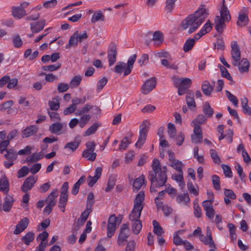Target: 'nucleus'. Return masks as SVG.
Here are the masks:
<instances>
[{
	"instance_id": "f257e3e1",
	"label": "nucleus",
	"mask_w": 251,
	"mask_h": 251,
	"mask_svg": "<svg viewBox=\"0 0 251 251\" xmlns=\"http://www.w3.org/2000/svg\"><path fill=\"white\" fill-rule=\"evenodd\" d=\"M208 14V11L205 6L201 5L194 13L189 15L182 21L180 27L183 30L189 28L188 33L191 34L197 30L203 23Z\"/></svg>"
},
{
	"instance_id": "f03ea898",
	"label": "nucleus",
	"mask_w": 251,
	"mask_h": 251,
	"mask_svg": "<svg viewBox=\"0 0 251 251\" xmlns=\"http://www.w3.org/2000/svg\"><path fill=\"white\" fill-rule=\"evenodd\" d=\"M152 170L149 172V179L152 185L160 187L164 186L167 180V167H161L159 160L154 159L151 165Z\"/></svg>"
},
{
	"instance_id": "7ed1b4c3",
	"label": "nucleus",
	"mask_w": 251,
	"mask_h": 251,
	"mask_svg": "<svg viewBox=\"0 0 251 251\" xmlns=\"http://www.w3.org/2000/svg\"><path fill=\"white\" fill-rule=\"evenodd\" d=\"M145 199V193L140 191L136 196L134 201V207L129 215V219L131 221H139L141 211L143 208V201Z\"/></svg>"
},
{
	"instance_id": "20e7f679",
	"label": "nucleus",
	"mask_w": 251,
	"mask_h": 251,
	"mask_svg": "<svg viewBox=\"0 0 251 251\" xmlns=\"http://www.w3.org/2000/svg\"><path fill=\"white\" fill-rule=\"evenodd\" d=\"M220 16L215 17L214 23L215 29L219 33H222L225 28V23L231 20V16L227 6L221 7L220 9Z\"/></svg>"
},
{
	"instance_id": "39448f33",
	"label": "nucleus",
	"mask_w": 251,
	"mask_h": 251,
	"mask_svg": "<svg viewBox=\"0 0 251 251\" xmlns=\"http://www.w3.org/2000/svg\"><path fill=\"white\" fill-rule=\"evenodd\" d=\"M136 57V54L132 55L129 58L127 63L121 61L118 62L114 68V72L117 74L124 73V76L129 75L133 69Z\"/></svg>"
},
{
	"instance_id": "423d86ee",
	"label": "nucleus",
	"mask_w": 251,
	"mask_h": 251,
	"mask_svg": "<svg viewBox=\"0 0 251 251\" xmlns=\"http://www.w3.org/2000/svg\"><path fill=\"white\" fill-rule=\"evenodd\" d=\"M174 86L178 88V94L183 95L186 92V90L190 87L192 81L189 78H181L176 76L172 77Z\"/></svg>"
},
{
	"instance_id": "0eeeda50",
	"label": "nucleus",
	"mask_w": 251,
	"mask_h": 251,
	"mask_svg": "<svg viewBox=\"0 0 251 251\" xmlns=\"http://www.w3.org/2000/svg\"><path fill=\"white\" fill-rule=\"evenodd\" d=\"M150 123L147 120L144 121L140 126L139 136L135 144L136 148H140L145 143L149 131Z\"/></svg>"
},
{
	"instance_id": "6e6552de",
	"label": "nucleus",
	"mask_w": 251,
	"mask_h": 251,
	"mask_svg": "<svg viewBox=\"0 0 251 251\" xmlns=\"http://www.w3.org/2000/svg\"><path fill=\"white\" fill-rule=\"evenodd\" d=\"M231 48L232 64L234 66H236L237 65V62L241 59V52L238 43L235 41L231 42Z\"/></svg>"
},
{
	"instance_id": "1a4fd4ad",
	"label": "nucleus",
	"mask_w": 251,
	"mask_h": 251,
	"mask_svg": "<svg viewBox=\"0 0 251 251\" xmlns=\"http://www.w3.org/2000/svg\"><path fill=\"white\" fill-rule=\"evenodd\" d=\"M117 217L114 214L111 215L108 221L107 227V235L108 238H111L115 233L116 229Z\"/></svg>"
},
{
	"instance_id": "9d476101",
	"label": "nucleus",
	"mask_w": 251,
	"mask_h": 251,
	"mask_svg": "<svg viewBox=\"0 0 251 251\" xmlns=\"http://www.w3.org/2000/svg\"><path fill=\"white\" fill-rule=\"evenodd\" d=\"M156 86V81L154 78H151L147 80L141 87V92L144 95L150 93Z\"/></svg>"
},
{
	"instance_id": "9b49d317",
	"label": "nucleus",
	"mask_w": 251,
	"mask_h": 251,
	"mask_svg": "<svg viewBox=\"0 0 251 251\" xmlns=\"http://www.w3.org/2000/svg\"><path fill=\"white\" fill-rule=\"evenodd\" d=\"M37 180V178L35 176H29L25 180L21 186L22 191L25 193L30 190L33 187Z\"/></svg>"
},
{
	"instance_id": "f8f14e48",
	"label": "nucleus",
	"mask_w": 251,
	"mask_h": 251,
	"mask_svg": "<svg viewBox=\"0 0 251 251\" xmlns=\"http://www.w3.org/2000/svg\"><path fill=\"white\" fill-rule=\"evenodd\" d=\"M117 51L116 45L112 44L110 45V49L108 51L107 58L109 66H112L116 62V56Z\"/></svg>"
},
{
	"instance_id": "ddd939ff",
	"label": "nucleus",
	"mask_w": 251,
	"mask_h": 251,
	"mask_svg": "<svg viewBox=\"0 0 251 251\" xmlns=\"http://www.w3.org/2000/svg\"><path fill=\"white\" fill-rule=\"evenodd\" d=\"M248 8L246 7H243L239 12L237 22L238 25L242 26L247 25L248 23Z\"/></svg>"
},
{
	"instance_id": "4468645a",
	"label": "nucleus",
	"mask_w": 251,
	"mask_h": 251,
	"mask_svg": "<svg viewBox=\"0 0 251 251\" xmlns=\"http://www.w3.org/2000/svg\"><path fill=\"white\" fill-rule=\"evenodd\" d=\"M38 130V128L36 126H27L22 131V137L23 138H27L36 134Z\"/></svg>"
},
{
	"instance_id": "2eb2a0df",
	"label": "nucleus",
	"mask_w": 251,
	"mask_h": 251,
	"mask_svg": "<svg viewBox=\"0 0 251 251\" xmlns=\"http://www.w3.org/2000/svg\"><path fill=\"white\" fill-rule=\"evenodd\" d=\"M29 220L27 218L22 219L16 226V229L14 231V234H19L24 231L28 226Z\"/></svg>"
},
{
	"instance_id": "dca6fc26",
	"label": "nucleus",
	"mask_w": 251,
	"mask_h": 251,
	"mask_svg": "<svg viewBox=\"0 0 251 251\" xmlns=\"http://www.w3.org/2000/svg\"><path fill=\"white\" fill-rule=\"evenodd\" d=\"M46 21L41 20L36 23L30 24V29L33 33H38L42 30L45 25Z\"/></svg>"
},
{
	"instance_id": "f3484780",
	"label": "nucleus",
	"mask_w": 251,
	"mask_h": 251,
	"mask_svg": "<svg viewBox=\"0 0 251 251\" xmlns=\"http://www.w3.org/2000/svg\"><path fill=\"white\" fill-rule=\"evenodd\" d=\"M212 29L211 24L209 21H208L203 26L202 28L194 36L196 40H199L201 37L205 35L206 33L210 32Z\"/></svg>"
},
{
	"instance_id": "a211bd4d",
	"label": "nucleus",
	"mask_w": 251,
	"mask_h": 251,
	"mask_svg": "<svg viewBox=\"0 0 251 251\" xmlns=\"http://www.w3.org/2000/svg\"><path fill=\"white\" fill-rule=\"evenodd\" d=\"M241 73L249 71L250 64L246 58H243L237 62V66Z\"/></svg>"
},
{
	"instance_id": "6ab92c4d",
	"label": "nucleus",
	"mask_w": 251,
	"mask_h": 251,
	"mask_svg": "<svg viewBox=\"0 0 251 251\" xmlns=\"http://www.w3.org/2000/svg\"><path fill=\"white\" fill-rule=\"evenodd\" d=\"M14 199L10 195H7L4 199L2 209L5 212H9L13 205Z\"/></svg>"
},
{
	"instance_id": "aec40b11",
	"label": "nucleus",
	"mask_w": 251,
	"mask_h": 251,
	"mask_svg": "<svg viewBox=\"0 0 251 251\" xmlns=\"http://www.w3.org/2000/svg\"><path fill=\"white\" fill-rule=\"evenodd\" d=\"M194 93L192 91L187 92L186 96V101L188 108L193 109L196 107V104L194 98Z\"/></svg>"
},
{
	"instance_id": "412c9836",
	"label": "nucleus",
	"mask_w": 251,
	"mask_h": 251,
	"mask_svg": "<svg viewBox=\"0 0 251 251\" xmlns=\"http://www.w3.org/2000/svg\"><path fill=\"white\" fill-rule=\"evenodd\" d=\"M12 15L14 18L20 19L26 15L25 10L20 7H17L13 9Z\"/></svg>"
},
{
	"instance_id": "4be33fe9",
	"label": "nucleus",
	"mask_w": 251,
	"mask_h": 251,
	"mask_svg": "<svg viewBox=\"0 0 251 251\" xmlns=\"http://www.w3.org/2000/svg\"><path fill=\"white\" fill-rule=\"evenodd\" d=\"M63 127V124L56 122L50 125L49 130L51 133L59 134L58 132L62 129Z\"/></svg>"
},
{
	"instance_id": "5701e85b",
	"label": "nucleus",
	"mask_w": 251,
	"mask_h": 251,
	"mask_svg": "<svg viewBox=\"0 0 251 251\" xmlns=\"http://www.w3.org/2000/svg\"><path fill=\"white\" fill-rule=\"evenodd\" d=\"M201 89L203 94L206 96H209L213 91L214 87L208 81H204L202 83Z\"/></svg>"
},
{
	"instance_id": "b1692460",
	"label": "nucleus",
	"mask_w": 251,
	"mask_h": 251,
	"mask_svg": "<svg viewBox=\"0 0 251 251\" xmlns=\"http://www.w3.org/2000/svg\"><path fill=\"white\" fill-rule=\"evenodd\" d=\"M9 190V182L5 177L0 179V191H2L7 194Z\"/></svg>"
},
{
	"instance_id": "393cba45",
	"label": "nucleus",
	"mask_w": 251,
	"mask_h": 251,
	"mask_svg": "<svg viewBox=\"0 0 251 251\" xmlns=\"http://www.w3.org/2000/svg\"><path fill=\"white\" fill-rule=\"evenodd\" d=\"M172 178L178 183L181 189L183 188L185 186V182L183 180L182 172H178L177 174L173 175Z\"/></svg>"
},
{
	"instance_id": "a878e982",
	"label": "nucleus",
	"mask_w": 251,
	"mask_h": 251,
	"mask_svg": "<svg viewBox=\"0 0 251 251\" xmlns=\"http://www.w3.org/2000/svg\"><path fill=\"white\" fill-rule=\"evenodd\" d=\"M163 37L162 33L160 31H156L153 35L152 40L155 42V46H158L159 43L163 41Z\"/></svg>"
},
{
	"instance_id": "bb28decb",
	"label": "nucleus",
	"mask_w": 251,
	"mask_h": 251,
	"mask_svg": "<svg viewBox=\"0 0 251 251\" xmlns=\"http://www.w3.org/2000/svg\"><path fill=\"white\" fill-rule=\"evenodd\" d=\"M202 112L207 117H211L214 114V110L208 102H205L202 107Z\"/></svg>"
},
{
	"instance_id": "cd10ccee",
	"label": "nucleus",
	"mask_w": 251,
	"mask_h": 251,
	"mask_svg": "<svg viewBox=\"0 0 251 251\" xmlns=\"http://www.w3.org/2000/svg\"><path fill=\"white\" fill-rule=\"evenodd\" d=\"M145 179V176L142 175L139 177L136 178L133 182V187L137 191L139 190L144 183Z\"/></svg>"
},
{
	"instance_id": "c85d7f7f",
	"label": "nucleus",
	"mask_w": 251,
	"mask_h": 251,
	"mask_svg": "<svg viewBox=\"0 0 251 251\" xmlns=\"http://www.w3.org/2000/svg\"><path fill=\"white\" fill-rule=\"evenodd\" d=\"M59 97L57 96L54 98L52 100L49 101V105L51 110L56 111L59 108Z\"/></svg>"
},
{
	"instance_id": "c756f323",
	"label": "nucleus",
	"mask_w": 251,
	"mask_h": 251,
	"mask_svg": "<svg viewBox=\"0 0 251 251\" xmlns=\"http://www.w3.org/2000/svg\"><path fill=\"white\" fill-rule=\"evenodd\" d=\"M176 201L179 203L186 205L190 201V198L188 194H181L176 197Z\"/></svg>"
},
{
	"instance_id": "7c9ffc66",
	"label": "nucleus",
	"mask_w": 251,
	"mask_h": 251,
	"mask_svg": "<svg viewBox=\"0 0 251 251\" xmlns=\"http://www.w3.org/2000/svg\"><path fill=\"white\" fill-rule=\"evenodd\" d=\"M104 21V16L102 14L101 11L99 10L97 12H95L91 18V22L92 23H95L98 21Z\"/></svg>"
},
{
	"instance_id": "2f4dec72",
	"label": "nucleus",
	"mask_w": 251,
	"mask_h": 251,
	"mask_svg": "<svg viewBox=\"0 0 251 251\" xmlns=\"http://www.w3.org/2000/svg\"><path fill=\"white\" fill-rule=\"evenodd\" d=\"M131 222L133 233L135 234H138L142 229V225L141 221L139 220Z\"/></svg>"
},
{
	"instance_id": "473e14b6",
	"label": "nucleus",
	"mask_w": 251,
	"mask_h": 251,
	"mask_svg": "<svg viewBox=\"0 0 251 251\" xmlns=\"http://www.w3.org/2000/svg\"><path fill=\"white\" fill-rule=\"evenodd\" d=\"M196 40L194 38H190L186 40L183 46V50L185 52H187L191 50L195 44Z\"/></svg>"
},
{
	"instance_id": "72a5a7b5",
	"label": "nucleus",
	"mask_w": 251,
	"mask_h": 251,
	"mask_svg": "<svg viewBox=\"0 0 251 251\" xmlns=\"http://www.w3.org/2000/svg\"><path fill=\"white\" fill-rule=\"evenodd\" d=\"M35 238L34 233L32 232H27L24 236L22 238V241L26 245H29L30 243L32 242Z\"/></svg>"
},
{
	"instance_id": "f704fd0d",
	"label": "nucleus",
	"mask_w": 251,
	"mask_h": 251,
	"mask_svg": "<svg viewBox=\"0 0 251 251\" xmlns=\"http://www.w3.org/2000/svg\"><path fill=\"white\" fill-rule=\"evenodd\" d=\"M80 143V141L76 140H75L73 142H69L65 145L64 149H69L72 152H74L78 148Z\"/></svg>"
},
{
	"instance_id": "c9c22d12",
	"label": "nucleus",
	"mask_w": 251,
	"mask_h": 251,
	"mask_svg": "<svg viewBox=\"0 0 251 251\" xmlns=\"http://www.w3.org/2000/svg\"><path fill=\"white\" fill-rule=\"evenodd\" d=\"M100 126V124L98 123H95L85 131L84 136H88L92 134H94Z\"/></svg>"
},
{
	"instance_id": "e433bc0d",
	"label": "nucleus",
	"mask_w": 251,
	"mask_h": 251,
	"mask_svg": "<svg viewBox=\"0 0 251 251\" xmlns=\"http://www.w3.org/2000/svg\"><path fill=\"white\" fill-rule=\"evenodd\" d=\"M81 80L82 77L80 75L75 76L70 82V87L72 88L77 87L80 84Z\"/></svg>"
},
{
	"instance_id": "4c0bfd02",
	"label": "nucleus",
	"mask_w": 251,
	"mask_h": 251,
	"mask_svg": "<svg viewBox=\"0 0 251 251\" xmlns=\"http://www.w3.org/2000/svg\"><path fill=\"white\" fill-rule=\"evenodd\" d=\"M76 34L75 35V33L70 37L69 43L68 45H66V49H69L71 47H76L77 45L78 42H79Z\"/></svg>"
},
{
	"instance_id": "58836bf2",
	"label": "nucleus",
	"mask_w": 251,
	"mask_h": 251,
	"mask_svg": "<svg viewBox=\"0 0 251 251\" xmlns=\"http://www.w3.org/2000/svg\"><path fill=\"white\" fill-rule=\"evenodd\" d=\"M43 154L40 152L38 153H33L30 157L27 159V161L30 162H37L43 157Z\"/></svg>"
},
{
	"instance_id": "ea45409f",
	"label": "nucleus",
	"mask_w": 251,
	"mask_h": 251,
	"mask_svg": "<svg viewBox=\"0 0 251 251\" xmlns=\"http://www.w3.org/2000/svg\"><path fill=\"white\" fill-rule=\"evenodd\" d=\"M61 67V64L57 63L55 64L44 66L42 67L45 71L53 72L57 70Z\"/></svg>"
},
{
	"instance_id": "a19ab883",
	"label": "nucleus",
	"mask_w": 251,
	"mask_h": 251,
	"mask_svg": "<svg viewBox=\"0 0 251 251\" xmlns=\"http://www.w3.org/2000/svg\"><path fill=\"white\" fill-rule=\"evenodd\" d=\"M116 177L114 176H110L109 177L108 181L107 183V186L105 188V191L108 192L110 191L114 185H115L116 182Z\"/></svg>"
},
{
	"instance_id": "79ce46f5",
	"label": "nucleus",
	"mask_w": 251,
	"mask_h": 251,
	"mask_svg": "<svg viewBox=\"0 0 251 251\" xmlns=\"http://www.w3.org/2000/svg\"><path fill=\"white\" fill-rule=\"evenodd\" d=\"M206 120V116L201 114H199L197 118L192 121V124H197L198 125H202L204 124Z\"/></svg>"
},
{
	"instance_id": "37998d69",
	"label": "nucleus",
	"mask_w": 251,
	"mask_h": 251,
	"mask_svg": "<svg viewBox=\"0 0 251 251\" xmlns=\"http://www.w3.org/2000/svg\"><path fill=\"white\" fill-rule=\"evenodd\" d=\"M170 166L175 169L178 172H182V167H183L182 163L178 160H176L170 163Z\"/></svg>"
},
{
	"instance_id": "c03bdc74",
	"label": "nucleus",
	"mask_w": 251,
	"mask_h": 251,
	"mask_svg": "<svg viewBox=\"0 0 251 251\" xmlns=\"http://www.w3.org/2000/svg\"><path fill=\"white\" fill-rule=\"evenodd\" d=\"M4 157L8 160H15L17 157V154L13 150L9 149L6 150Z\"/></svg>"
},
{
	"instance_id": "a18cd8bd",
	"label": "nucleus",
	"mask_w": 251,
	"mask_h": 251,
	"mask_svg": "<svg viewBox=\"0 0 251 251\" xmlns=\"http://www.w3.org/2000/svg\"><path fill=\"white\" fill-rule=\"evenodd\" d=\"M212 181L214 188L216 190H220L221 189L220 187V179L218 176L213 175L212 176Z\"/></svg>"
},
{
	"instance_id": "49530a36",
	"label": "nucleus",
	"mask_w": 251,
	"mask_h": 251,
	"mask_svg": "<svg viewBox=\"0 0 251 251\" xmlns=\"http://www.w3.org/2000/svg\"><path fill=\"white\" fill-rule=\"evenodd\" d=\"M96 156L97 153L94 151H87L86 154H85V151H84L82 154L83 157L87 158L91 161H94L96 159Z\"/></svg>"
},
{
	"instance_id": "de8ad7c7",
	"label": "nucleus",
	"mask_w": 251,
	"mask_h": 251,
	"mask_svg": "<svg viewBox=\"0 0 251 251\" xmlns=\"http://www.w3.org/2000/svg\"><path fill=\"white\" fill-rule=\"evenodd\" d=\"M127 237V231H120L117 241L118 245H122L123 242L126 241Z\"/></svg>"
},
{
	"instance_id": "09e8293b",
	"label": "nucleus",
	"mask_w": 251,
	"mask_h": 251,
	"mask_svg": "<svg viewBox=\"0 0 251 251\" xmlns=\"http://www.w3.org/2000/svg\"><path fill=\"white\" fill-rule=\"evenodd\" d=\"M68 197L63 196H60L58 207L63 212L65 211V207L66 205Z\"/></svg>"
},
{
	"instance_id": "8fccbe9b",
	"label": "nucleus",
	"mask_w": 251,
	"mask_h": 251,
	"mask_svg": "<svg viewBox=\"0 0 251 251\" xmlns=\"http://www.w3.org/2000/svg\"><path fill=\"white\" fill-rule=\"evenodd\" d=\"M93 106L87 104L83 107H82L80 109L78 110L76 113L77 115H81L85 113H87L91 109H93Z\"/></svg>"
},
{
	"instance_id": "3c124183",
	"label": "nucleus",
	"mask_w": 251,
	"mask_h": 251,
	"mask_svg": "<svg viewBox=\"0 0 251 251\" xmlns=\"http://www.w3.org/2000/svg\"><path fill=\"white\" fill-rule=\"evenodd\" d=\"M153 226V232L155 234H157V236L161 235L163 233V228L159 226V223L155 220L152 222Z\"/></svg>"
},
{
	"instance_id": "603ef678",
	"label": "nucleus",
	"mask_w": 251,
	"mask_h": 251,
	"mask_svg": "<svg viewBox=\"0 0 251 251\" xmlns=\"http://www.w3.org/2000/svg\"><path fill=\"white\" fill-rule=\"evenodd\" d=\"M168 133L170 137L174 138L176 135V130L174 124L170 123L168 124Z\"/></svg>"
},
{
	"instance_id": "864d4df0",
	"label": "nucleus",
	"mask_w": 251,
	"mask_h": 251,
	"mask_svg": "<svg viewBox=\"0 0 251 251\" xmlns=\"http://www.w3.org/2000/svg\"><path fill=\"white\" fill-rule=\"evenodd\" d=\"M226 93L228 100L232 102L235 107H237L238 100L237 98L227 90L226 91Z\"/></svg>"
},
{
	"instance_id": "5fc2aeb1",
	"label": "nucleus",
	"mask_w": 251,
	"mask_h": 251,
	"mask_svg": "<svg viewBox=\"0 0 251 251\" xmlns=\"http://www.w3.org/2000/svg\"><path fill=\"white\" fill-rule=\"evenodd\" d=\"M91 119V116L89 114H85L82 116L79 121V126L80 127H84Z\"/></svg>"
},
{
	"instance_id": "6e6d98bb",
	"label": "nucleus",
	"mask_w": 251,
	"mask_h": 251,
	"mask_svg": "<svg viewBox=\"0 0 251 251\" xmlns=\"http://www.w3.org/2000/svg\"><path fill=\"white\" fill-rule=\"evenodd\" d=\"M107 82V78L104 76L101 78L97 83V91L99 92L104 87Z\"/></svg>"
},
{
	"instance_id": "4d7b16f0",
	"label": "nucleus",
	"mask_w": 251,
	"mask_h": 251,
	"mask_svg": "<svg viewBox=\"0 0 251 251\" xmlns=\"http://www.w3.org/2000/svg\"><path fill=\"white\" fill-rule=\"evenodd\" d=\"M94 194L92 192H90L88 194L87 196V204H86V207H87V209H88L91 208L92 209V206L95 203V201L94 200Z\"/></svg>"
},
{
	"instance_id": "13d9d810",
	"label": "nucleus",
	"mask_w": 251,
	"mask_h": 251,
	"mask_svg": "<svg viewBox=\"0 0 251 251\" xmlns=\"http://www.w3.org/2000/svg\"><path fill=\"white\" fill-rule=\"evenodd\" d=\"M29 171V169L27 167L25 166H23L18 172V178H22L26 176L28 174Z\"/></svg>"
},
{
	"instance_id": "bf43d9fd",
	"label": "nucleus",
	"mask_w": 251,
	"mask_h": 251,
	"mask_svg": "<svg viewBox=\"0 0 251 251\" xmlns=\"http://www.w3.org/2000/svg\"><path fill=\"white\" fill-rule=\"evenodd\" d=\"M130 144V141L127 137L124 138L121 142V144L119 146V150L121 151L126 150Z\"/></svg>"
},
{
	"instance_id": "052dcab7",
	"label": "nucleus",
	"mask_w": 251,
	"mask_h": 251,
	"mask_svg": "<svg viewBox=\"0 0 251 251\" xmlns=\"http://www.w3.org/2000/svg\"><path fill=\"white\" fill-rule=\"evenodd\" d=\"M75 34L76 35L79 42H82L84 40L88 38V36L86 31H83L82 32H79L78 31L75 32Z\"/></svg>"
},
{
	"instance_id": "680f3d73",
	"label": "nucleus",
	"mask_w": 251,
	"mask_h": 251,
	"mask_svg": "<svg viewBox=\"0 0 251 251\" xmlns=\"http://www.w3.org/2000/svg\"><path fill=\"white\" fill-rule=\"evenodd\" d=\"M210 154L212 159L213 160V161L215 163L219 164L221 163V159L215 150L213 149H211L210 150Z\"/></svg>"
},
{
	"instance_id": "e2e57ef3",
	"label": "nucleus",
	"mask_w": 251,
	"mask_h": 251,
	"mask_svg": "<svg viewBox=\"0 0 251 251\" xmlns=\"http://www.w3.org/2000/svg\"><path fill=\"white\" fill-rule=\"evenodd\" d=\"M220 70L221 72V75L222 76L226 77L228 80H229L230 81H233L232 77L231 75L228 73V71L223 66H222L221 65H219Z\"/></svg>"
},
{
	"instance_id": "0e129e2a",
	"label": "nucleus",
	"mask_w": 251,
	"mask_h": 251,
	"mask_svg": "<svg viewBox=\"0 0 251 251\" xmlns=\"http://www.w3.org/2000/svg\"><path fill=\"white\" fill-rule=\"evenodd\" d=\"M161 64L164 66V67L170 69H173V70H176L177 69V65L172 64H171L169 61L165 59H162L161 60Z\"/></svg>"
},
{
	"instance_id": "69168bd1",
	"label": "nucleus",
	"mask_w": 251,
	"mask_h": 251,
	"mask_svg": "<svg viewBox=\"0 0 251 251\" xmlns=\"http://www.w3.org/2000/svg\"><path fill=\"white\" fill-rule=\"evenodd\" d=\"M206 237H207V238L209 239V241H210V248L211 249H217L216 246V245L214 243V242L212 239L211 232L210 229L209 227H207V229H206Z\"/></svg>"
},
{
	"instance_id": "338daca9",
	"label": "nucleus",
	"mask_w": 251,
	"mask_h": 251,
	"mask_svg": "<svg viewBox=\"0 0 251 251\" xmlns=\"http://www.w3.org/2000/svg\"><path fill=\"white\" fill-rule=\"evenodd\" d=\"M224 173L226 177H231L232 176V173L230 167L225 164H222L221 165Z\"/></svg>"
},
{
	"instance_id": "774afa93",
	"label": "nucleus",
	"mask_w": 251,
	"mask_h": 251,
	"mask_svg": "<svg viewBox=\"0 0 251 251\" xmlns=\"http://www.w3.org/2000/svg\"><path fill=\"white\" fill-rule=\"evenodd\" d=\"M49 236V233L46 231H44L42 233H40L37 236L36 239L37 241L40 240L41 242L48 243L47 239Z\"/></svg>"
}]
</instances>
